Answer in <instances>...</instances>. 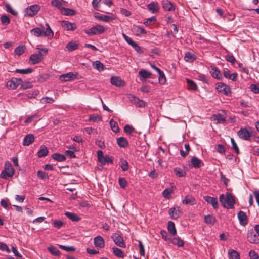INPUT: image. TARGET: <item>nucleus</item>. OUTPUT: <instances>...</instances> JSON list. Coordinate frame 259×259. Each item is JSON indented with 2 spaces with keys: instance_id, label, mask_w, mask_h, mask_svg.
<instances>
[{
  "instance_id": "obj_1",
  "label": "nucleus",
  "mask_w": 259,
  "mask_h": 259,
  "mask_svg": "<svg viewBox=\"0 0 259 259\" xmlns=\"http://www.w3.org/2000/svg\"><path fill=\"white\" fill-rule=\"evenodd\" d=\"M219 199L223 207L227 209H231L234 207L235 201L233 196L230 193H226V197L224 194L221 195Z\"/></svg>"
},
{
  "instance_id": "obj_2",
  "label": "nucleus",
  "mask_w": 259,
  "mask_h": 259,
  "mask_svg": "<svg viewBox=\"0 0 259 259\" xmlns=\"http://www.w3.org/2000/svg\"><path fill=\"white\" fill-rule=\"evenodd\" d=\"M15 170L11 163L7 162L5 163V169L2 171L0 176L1 178L7 179L9 178L12 177L14 174Z\"/></svg>"
},
{
  "instance_id": "obj_3",
  "label": "nucleus",
  "mask_w": 259,
  "mask_h": 259,
  "mask_svg": "<svg viewBox=\"0 0 259 259\" xmlns=\"http://www.w3.org/2000/svg\"><path fill=\"white\" fill-rule=\"evenodd\" d=\"M84 33L89 35H100L105 31V28L101 25H96L89 29L84 30Z\"/></svg>"
},
{
  "instance_id": "obj_4",
  "label": "nucleus",
  "mask_w": 259,
  "mask_h": 259,
  "mask_svg": "<svg viewBox=\"0 0 259 259\" xmlns=\"http://www.w3.org/2000/svg\"><path fill=\"white\" fill-rule=\"evenodd\" d=\"M248 241L252 244L259 243V234L256 233L253 229L248 230L247 233Z\"/></svg>"
},
{
  "instance_id": "obj_5",
  "label": "nucleus",
  "mask_w": 259,
  "mask_h": 259,
  "mask_svg": "<svg viewBox=\"0 0 259 259\" xmlns=\"http://www.w3.org/2000/svg\"><path fill=\"white\" fill-rule=\"evenodd\" d=\"M130 101L137 107H144L147 105V103L144 100H141L133 95L130 94L127 97Z\"/></svg>"
},
{
  "instance_id": "obj_6",
  "label": "nucleus",
  "mask_w": 259,
  "mask_h": 259,
  "mask_svg": "<svg viewBox=\"0 0 259 259\" xmlns=\"http://www.w3.org/2000/svg\"><path fill=\"white\" fill-rule=\"evenodd\" d=\"M215 89L219 92L226 96H228L231 93L230 87L222 82L218 83L216 85Z\"/></svg>"
},
{
  "instance_id": "obj_7",
  "label": "nucleus",
  "mask_w": 259,
  "mask_h": 259,
  "mask_svg": "<svg viewBox=\"0 0 259 259\" xmlns=\"http://www.w3.org/2000/svg\"><path fill=\"white\" fill-rule=\"evenodd\" d=\"M40 9V7L38 5H33L29 7H28L26 10L25 12L27 15L30 17H33L37 14L38 12Z\"/></svg>"
},
{
  "instance_id": "obj_8",
  "label": "nucleus",
  "mask_w": 259,
  "mask_h": 259,
  "mask_svg": "<svg viewBox=\"0 0 259 259\" xmlns=\"http://www.w3.org/2000/svg\"><path fill=\"white\" fill-rule=\"evenodd\" d=\"M111 238L116 245L122 248H125L126 247L123 238L120 235L114 233L111 236Z\"/></svg>"
},
{
  "instance_id": "obj_9",
  "label": "nucleus",
  "mask_w": 259,
  "mask_h": 259,
  "mask_svg": "<svg viewBox=\"0 0 259 259\" xmlns=\"http://www.w3.org/2000/svg\"><path fill=\"white\" fill-rule=\"evenodd\" d=\"M78 73H73L72 72H69L66 74H63L59 76V79L61 81L64 82L72 81L76 78Z\"/></svg>"
},
{
  "instance_id": "obj_10",
  "label": "nucleus",
  "mask_w": 259,
  "mask_h": 259,
  "mask_svg": "<svg viewBox=\"0 0 259 259\" xmlns=\"http://www.w3.org/2000/svg\"><path fill=\"white\" fill-rule=\"evenodd\" d=\"M94 16L98 20L106 22H109L115 19V17L114 15L109 16L105 15H100L98 13H95L94 14Z\"/></svg>"
},
{
  "instance_id": "obj_11",
  "label": "nucleus",
  "mask_w": 259,
  "mask_h": 259,
  "mask_svg": "<svg viewBox=\"0 0 259 259\" xmlns=\"http://www.w3.org/2000/svg\"><path fill=\"white\" fill-rule=\"evenodd\" d=\"M237 135L240 138L244 140H249L251 137V133L246 128H241L237 132Z\"/></svg>"
},
{
  "instance_id": "obj_12",
  "label": "nucleus",
  "mask_w": 259,
  "mask_h": 259,
  "mask_svg": "<svg viewBox=\"0 0 259 259\" xmlns=\"http://www.w3.org/2000/svg\"><path fill=\"white\" fill-rule=\"evenodd\" d=\"M182 211L180 210L179 207H172L169 209L168 211V214L170 217L174 220L177 219L182 214Z\"/></svg>"
},
{
  "instance_id": "obj_13",
  "label": "nucleus",
  "mask_w": 259,
  "mask_h": 259,
  "mask_svg": "<svg viewBox=\"0 0 259 259\" xmlns=\"http://www.w3.org/2000/svg\"><path fill=\"white\" fill-rule=\"evenodd\" d=\"M203 199L207 203L211 204L214 209L218 208V201L217 198L209 196H205L203 197Z\"/></svg>"
},
{
  "instance_id": "obj_14",
  "label": "nucleus",
  "mask_w": 259,
  "mask_h": 259,
  "mask_svg": "<svg viewBox=\"0 0 259 259\" xmlns=\"http://www.w3.org/2000/svg\"><path fill=\"white\" fill-rule=\"evenodd\" d=\"M161 4L164 11H171L175 10V6L168 0L162 1Z\"/></svg>"
},
{
  "instance_id": "obj_15",
  "label": "nucleus",
  "mask_w": 259,
  "mask_h": 259,
  "mask_svg": "<svg viewBox=\"0 0 259 259\" xmlns=\"http://www.w3.org/2000/svg\"><path fill=\"white\" fill-rule=\"evenodd\" d=\"M22 82V80L21 78H12L11 80L7 82V85L13 89H15Z\"/></svg>"
},
{
  "instance_id": "obj_16",
  "label": "nucleus",
  "mask_w": 259,
  "mask_h": 259,
  "mask_svg": "<svg viewBox=\"0 0 259 259\" xmlns=\"http://www.w3.org/2000/svg\"><path fill=\"white\" fill-rule=\"evenodd\" d=\"M148 10L152 14L158 13L159 10L158 3L157 2H152L147 6Z\"/></svg>"
},
{
  "instance_id": "obj_17",
  "label": "nucleus",
  "mask_w": 259,
  "mask_h": 259,
  "mask_svg": "<svg viewBox=\"0 0 259 259\" xmlns=\"http://www.w3.org/2000/svg\"><path fill=\"white\" fill-rule=\"evenodd\" d=\"M237 217L241 225L245 226L248 223L247 217L244 212L240 211L238 213Z\"/></svg>"
},
{
  "instance_id": "obj_18",
  "label": "nucleus",
  "mask_w": 259,
  "mask_h": 259,
  "mask_svg": "<svg viewBox=\"0 0 259 259\" xmlns=\"http://www.w3.org/2000/svg\"><path fill=\"white\" fill-rule=\"evenodd\" d=\"M62 26L65 29L68 31H73L77 28L75 23H71L67 21H63Z\"/></svg>"
},
{
  "instance_id": "obj_19",
  "label": "nucleus",
  "mask_w": 259,
  "mask_h": 259,
  "mask_svg": "<svg viewBox=\"0 0 259 259\" xmlns=\"http://www.w3.org/2000/svg\"><path fill=\"white\" fill-rule=\"evenodd\" d=\"M94 245L96 247L102 248L105 246V241L103 238L101 236H97L94 239Z\"/></svg>"
},
{
  "instance_id": "obj_20",
  "label": "nucleus",
  "mask_w": 259,
  "mask_h": 259,
  "mask_svg": "<svg viewBox=\"0 0 259 259\" xmlns=\"http://www.w3.org/2000/svg\"><path fill=\"white\" fill-rule=\"evenodd\" d=\"M110 82L112 85L117 87H122L124 85V82L118 76H112Z\"/></svg>"
},
{
  "instance_id": "obj_21",
  "label": "nucleus",
  "mask_w": 259,
  "mask_h": 259,
  "mask_svg": "<svg viewBox=\"0 0 259 259\" xmlns=\"http://www.w3.org/2000/svg\"><path fill=\"white\" fill-rule=\"evenodd\" d=\"M191 165L195 168H199L203 165L202 161L196 157H193L191 159Z\"/></svg>"
},
{
  "instance_id": "obj_22",
  "label": "nucleus",
  "mask_w": 259,
  "mask_h": 259,
  "mask_svg": "<svg viewBox=\"0 0 259 259\" xmlns=\"http://www.w3.org/2000/svg\"><path fill=\"white\" fill-rule=\"evenodd\" d=\"M34 141V136L32 134L26 135L23 141V145L24 146H28L30 145Z\"/></svg>"
},
{
  "instance_id": "obj_23",
  "label": "nucleus",
  "mask_w": 259,
  "mask_h": 259,
  "mask_svg": "<svg viewBox=\"0 0 259 259\" xmlns=\"http://www.w3.org/2000/svg\"><path fill=\"white\" fill-rule=\"evenodd\" d=\"M43 59V57L37 54H34L30 56L29 60L31 63L33 65L39 63Z\"/></svg>"
},
{
  "instance_id": "obj_24",
  "label": "nucleus",
  "mask_w": 259,
  "mask_h": 259,
  "mask_svg": "<svg viewBox=\"0 0 259 259\" xmlns=\"http://www.w3.org/2000/svg\"><path fill=\"white\" fill-rule=\"evenodd\" d=\"M195 199L192 196L188 195L185 196L183 200V203L186 205L189 204L192 205L195 204Z\"/></svg>"
},
{
  "instance_id": "obj_25",
  "label": "nucleus",
  "mask_w": 259,
  "mask_h": 259,
  "mask_svg": "<svg viewBox=\"0 0 259 259\" xmlns=\"http://www.w3.org/2000/svg\"><path fill=\"white\" fill-rule=\"evenodd\" d=\"M210 73L214 78L220 79L222 78V73L217 67H212L210 70Z\"/></svg>"
},
{
  "instance_id": "obj_26",
  "label": "nucleus",
  "mask_w": 259,
  "mask_h": 259,
  "mask_svg": "<svg viewBox=\"0 0 259 259\" xmlns=\"http://www.w3.org/2000/svg\"><path fill=\"white\" fill-rule=\"evenodd\" d=\"M99 161L103 165H104L106 164H109V163L112 164L113 163V158H112V157H110L109 155H106V156H104Z\"/></svg>"
},
{
  "instance_id": "obj_27",
  "label": "nucleus",
  "mask_w": 259,
  "mask_h": 259,
  "mask_svg": "<svg viewBox=\"0 0 259 259\" xmlns=\"http://www.w3.org/2000/svg\"><path fill=\"white\" fill-rule=\"evenodd\" d=\"M117 143L119 147L122 148L126 147L128 145L127 140L123 137L117 139Z\"/></svg>"
},
{
  "instance_id": "obj_28",
  "label": "nucleus",
  "mask_w": 259,
  "mask_h": 259,
  "mask_svg": "<svg viewBox=\"0 0 259 259\" xmlns=\"http://www.w3.org/2000/svg\"><path fill=\"white\" fill-rule=\"evenodd\" d=\"M204 222L207 224L213 225L216 222V218L213 215H207L204 217Z\"/></svg>"
},
{
  "instance_id": "obj_29",
  "label": "nucleus",
  "mask_w": 259,
  "mask_h": 259,
  "mask_svg": "<svg viewBox=\"0 0 259 259\" xmlns=\"http://www.w3.org/2000/svg\"><path fill=\"white\" fill-rule=\"evenodd\" d=\"M30 33L35 37H42L43 35V29L40 28H35L30 30Z\"/></svg>"
},
{
  "instance_id": "obj_30",
  "label": "nucleus",
  "mask_w": 259,
  "mask_h": 259,
  "mask_svg": "<svg viewBox=\"0 0 259 259\" xmlns=\"http://www.w3.org/2000/svg\"><path fill=\"white\" fill-rule=\"evenodd\" d=\"M52 158L59 162L64 161L66 159L65 155L58 153H53L52 155Z\"/></svg>"
},
{
  "instance_id": "obj_31",
  "label": "nucleus",
  "mask_w": 259,
  "mask_h": 259,
  "mask_svg": "<svg viewBox=\"0 0 259 259\" xmlns=\"http://www.w3.org/2000/svg\"><path fill=\"white\" fill-rule=\"evenodd\" d=\"M196 58V56L190 52H187L185 54L184 59L187 62H192Z\"/></svg>"
},
{
  "instance_id": "obj_32",
  "label": "nucleus",
  "mask_w": 259,
  "mask_h": 259,
  "mask_svg": "<svg viewBox=\"0 0 259 259\" xmlns=\"http://www.w3.org/2000/svg\"><path fill=\"white\" fill-rule=\"evenodd\" d=\"M167 229L169 233L171 235H175L177 234L175 225L172 221H170L168 222Z\"/></svg>"
},
{
  "instance_id": "obj_33",
  "label": "nucleus",
  "mask_w": 259,
  "mask_h": 259,
  "mask_svg": "<svg viewBox=\"0 0 259 259\" xmlns=\"http://www.w3.org/2000/svg\"><path fill=\"white\" fill-rule=\"evenodd\" d=\"M65 215L72 221L77 222L80 219V217L74 213L66 212Z\"/></svg>"
},
{
  "instance_id": "obj_34",
  "label": "nucleus",
  "mask_w": 259,
  "mask_h": 259,
  "mask_svg": "<svg viewBox=\"0 0 259 259\" xmlns=\"http://www.w3.org/2000/svg\"><path fill=\"white\" fill-rule=\"evenodd\" d=\"M92 65L95 69L99 71H103L105 68L104 65L98 60L94 61L92 63Z\"/></svg>"
},
{
  "instance_id": "obj_35",
  "label": "nucleus",
  "mask_w": 259,
  "mask_h": 259,
  "mask_svg": "<svg viewBox=\"0 0 259 259\" xmlns=\"http://www.w3.org/2000/svg\"><path fill=\"white\" fill-rule=\"evenodd\" d=\"M48 153V150L46 146L41 145L39 150L37 152V155L39 157L46 156Z\"/></svg>"
},
{
  "instance_id": "obj_36",
  "label": "nucleus",
  "mask_w": 259,
  "mask_h": 259,
  "mask_svg": "<svg viewBox=\"0 0 259 259\" xmlns=\"http://www.w3.org/2000/svg\"><path fill=\"white\" fill-rule=\"evenodd\" d=\"M228 256L229 259H239L240 255L235 250L233 249H229L228 250Z\"/></svg>"
},
{
  "instance_id": "obj_37",
  "label": "nucleus",
  "mask_w": 259,
  "mask_h": 259,
  "mask_svg": "<svg viewBox=\"0 0 259 259\" xmlns=\"http://www.w3.org/2000/svg\"><path fill=\"white\" fill-rule=\"evenodd\" d=\"M170 242L178 247H182L184 245V241L180 237L171 238Z\"/></svg>"
},
{
  "instance_id": "obj_38",
  "label": "nucleus",
  "mask_w": 259,
  "mask_h": 259,
  "mask_svg": "<svg viewBox=\"0 0 259 259\" xmlns=\"http://www.w3.org/2000/svg\"><path fill=\"white\" fill-rule=\"evenodd\" d=\"M62 14L66 16H72L74 15L76 12L75 10L72 9L63 8L61 11Z\"/></svg>"
},
{
  "instance_id": "obj_39",
  "label": "nucleus",
  "mask_w": 259,
  "mask_h": 259,
  "mask_svg": "<svg viewBox=\"0 0 259 259\" xmlns=\"http://www.w3.org/2000/svg\"><path fill=\"white\" fill-rule=\"evenodd\" d=\"M46 26H47L46 30H43L44 36L52 37L54 35L53 31L51 30L49 25L48 23L46 24Z\"/></svg>"
},
{
  "instance_id": "obj_40",
  "label": "nucleus",
  "mask_w": 259,
  "mask_h": 259,
  "mask_svg": "<svg viewBox=\"0 0 259 259\" xmlns=\"http://www.w3.org/2000/svg\"><path fill=\"white\" fill-rule=\"evenodd\" d=\"M119 166L123 171H127L129 168L127 161L123 159H120L119 161Z\"/></svg>"
},
{
  "instance_id": "obj_41",
  "label": "nucleus",
  "mask_w": 259,
  "mask_h": 259,
  "mask_svg": "<svg viewBox=\"0 0 259 259\" xmlns=\"http://www.w3.org/2000/svg\"><path fill=\"white\" fill-rule=\"evenodd\" d=\"M78 44L73 41L69 42L66 46V48L68 51H73L75 50L78 48Z\"/></svg>"
},
{
  "instance_id": "obj_42",
  "label": "nucleus",
  "mask_w": 259,
  "mask_h": 259,
  "mask_svg": "<svg viewBox=\"0 0 259 259\" xmlns=\"http://www.w3.org/2000/svg\"><path fill=\"white\" fill-rule=\"evenodd\" d=\"M186 81L188 84L187 88L189 90H192L194 91L197 90L198 87L197 84L195 83V82L189 79H186Z\"/></svg>"
},
{
  "instance_id": "obj_43",
  "label": "nucleus",
  "mask_w": 259,
  "mask_h": 259,
  "mask_svg": "<svg viewBox=\"0 0 259 259\" xmlns=\"http://www.w3.org/2000/svg\"><path fill=\"white\" fill-rule=\"evenodd\" d=\"M213 119L217 120L218 123H223L226 121V118L221 114L213 115Z\"/></svg>"
},
{
  "instance_id": "obj_44",
  "label": "nucleus",
  "mask_w": 259,
  "mask_h": 259,
  "mask_svg": "<svg viewBox=\"0 0 259 259\" xmlns=\"http://www.w3.org/2000/svg\"><path fill=\"white\" fill-rule=\"evenodd\" d=\"M114 254L120 258H123L124 257V252L120 249L116 247L112 248Z\"/></svg>"
},
{
  "instance_id": "obj_45",
  "label": "nucleus",
  "mask_w": 259,
  "mask_h": 259,
  "mask_svg": "<svg viewBox=\"0 0 259 259\" xmlns=\"http://www.w3.org/2000/svg\"><path fill=\"white\" fill-rule=\"evenodd\" d=\"M139 75L143 78L146 79L151 77V73L145 69H142L139 71Z\"/></svg>"
},
{
  "instance_id": "obj_46",
  "label": "nucleus",
  "mask_w": 259,
  "mask_h": 259,
  "mask_svg": "<svg viewBox=\"0 0 259 259\" xmlns=\"http://www.w3.org/2000/svg\"><path fill=\"white\" fill-rule=\"evenodd\" d=\"M110 125L111 130L115 133H118L119 132V127L117 122L114 121L113 119H111L110 121Z\"/></svg>"
},
{
  "instance_id": "obj_47",
  "label": "nucleus",
  "mask_w": 259,
  "mask_h": 259,
  "mask_svg": "<svg viewBox=\"0 0 259 259\" xmlns=\"http://www.w3.org/2000/svg\"><path fill=\"white\" fill-rule=\"evenodd\" d=\"M33 69L28 68L26 69H17L15 72L22 74H28L33 72Z\"/></svg>"
},
{
  "instance_id": "obj_48",
  "label": "nucleus",
  "mask_w": 259,
  "mask_h": 259,
  "mask_svg": "<svg viewBox=\"0 0 259 259\" xmlns=\"http://www.w3.org/2000/svg\"><path fill=\"white\" fill-rule=\"evenodd\" d=\"M174 172L179 177H184L186 175V172L179 167H176L174 169Z\"/></svg>"
},
{
  "instance_id": "obj_49",
  "label": "nucleus",
  "mask_w": 259,
  "mask_h": 259,
  "mask_svg": "<svg viewBox=\"0 0 259 259\" xmlns=\"http://www.w3.org/2000/svg\"><path fill=\"white\" fill-rule=\"evenodd\" d=\"M48 250L53 255L57 256L60 254V251L57 248L54 246L48 247Z\"/></svg>"
},
{
  "instance_id": "obj_50",
  "label": "nucleus",
  "mask_w": 259,
  "mask_h": 259,
  "mask_svg": "<svg viewBox=\"0 0 259 259\" xmlns=\"http://www.w3.org/2000/svg\"><path fill=\"white\" fill-rule=\"evenodd\" d=\"M51 4L53 6L57 7V8L60 9L61 11L62 10V8H63L62 7V2L59 0H52Z\"/></svg>"
},
{
  "instance_id": "obj_51",
  "label": "nucleus",
  "mask_w": 259,
  "mask_h": 259,
  "mask_svg": "<svg viewBox=\"0 0 259 259\" xmlns=\"http://www.w3.org/2000/svg\"><path fill=\"white\" fill-rule=\"evenodd\" d=\"M118 182L119 186L121 188L124 189L126 187L127 182L126 180L124 178L120 177L118 179Z\"/></svg>"
},
{
  "instance_id": "obj_52",
  "label": "nucleus",
  "mask_w": 259,
  "mask_h": 259,
  "mask_svg": "<svg viewBox=\"0 0 259 259\" xmlns=\"http://www.w3.org/2000/svg\"><path fill=\"white\" fill-rule=\"evenodd\" d=\"M159 74V82L161 84H164L166 82V77L164 73L161 70Z\"/></svg>"
},
{
  "instance_id": "obj_53",
  "label": "nucleus",
  "mask_w": 259,
  "mask_h": 259,
  "mask_svg": "<svg viewBox=\"0 0 259 259\" xmlns=\"http://www.w3.org/2000/svg\"><path fill=\"white\" fill-rule=\"evenodd\" d=\"M1 21L3 25H8L10 22V20L8 16L4 15L1 17Z\"/></svg>"
},
{
  "instance_id": "obj_54",
  "label": "nucleus",
  "mask_w": 259,
  "mask_h": 259,
  "mask_svg": "<svg viewBox=\"0 0 259 259\" xmlns=\"http://www.w3.org/2000/svg\"><path fill=\"white\" fill-rule=\"evenodd\" d=\"M64 224V223L60 220H55L53 221L54 226L57 229L61 228Z\"/></svg>"
},
{
  "instance_id": "obj_55",
  "label": "nucleus",
  "mask_w": 259,
  "mask_h": 259,
  "mask_svg": "<svg viewBox=\"0 0 259 259\" xmlns=\"http://www.w3.org/2000/svg\"><path fill=\"white\" fill-rule=\"evenodd\" d=\"M25 51V48L24 46H18L15 49V53L18 56L21 55Z\"/></svg>"
},
{
  "instance_id": "obj_56",
  "label": "nucleus",
  "mask_w": 259,
  "mask_h": 259,
  "mask_svg": "<svg viewBox=\"0 0 259 259\" xmlns=\"http://www.w3.org/2000/svg\"><path fill=\"white\" fill-rule=\"evenodd\" d=\"M231 143L232 146V148L235 151V152L237 154H238L239 153V148L235 142L234 139L233 138H231Z\"/></svg>"
},
{
  "instance_id": "obj_57",
  "label": "nucleus",
  "mask_w": 259,
  "mask_h": 259,
  "mask_svg": "<svg viewBox=\"0 0 259 259\" xmlns=\"http://www.w3.org/2000/svg\"><path fill=\"white\" fill-rule=\"evenodd\" d=\"M6 8L7 12L11 13V14L13 15H17L18 13L16 11L14 10L11 6L9 4H7L6 5Z\"/></svg>"
},
{
  "instance_id": "obj_58",
  "label": "nucleus",
  "mask_w": 259,
  "mask_h": 259,
  "mask_svg": "<svg viewBox=\"0 0 259 259\" xmlns=\"http://www.w3.org/2000/svg\"><path fill=\"white\" fill-rule=\"evenodd\" d=\"M59 247L61 249L68 252L73 251L75 250V248L73 246H67L65 245H60Z\"/></svg>"
},
{
  "instance_id": "obj_59",
  "label": "nucleus",
  "mask_w": 259,
  "mask_h": 259,
  "mask_svg": "<svg viewBox=\"0 0 259 259\" xmlns=\"http://www.w3.org/2000/svg\"><path fill=\"white\" fill-rule=\"evenodd\" d=\"M225 58L227 61L231 63L232 64H234L236 62L235 59L232 55L227 54L225 56Z\"/></svg>"
},
{
  "instance_id": "obj_60",
  "label": "nucleus",
  "mask_w": 259,
  "mask_h": 259,
  "mask_svg": "<svg viewBox=\"0 0 259 259\" xmlns=\"http://www.w3.org/2000/svg\"><path fill=\"white\" fill-rule=\"evenodd\" d=\"M172 191L170 189H165L162 192L163 196L166 199H169V195L172 193Z\"/></svg>"
},
{
  "instance_id": "obj_61",
  "label": "nucleus",
  "mask_w": 259,
  "mask_h": 259,
  "mask_svg": "<svg viewBox=\"0 0 259 259\" xmlns=\"http://www.w3.org/2000/svg\"><path fill=\"white\" fill-rule=\"evenodd\" d=\"M134 128L131 125H126L124 127V131L127 134H132L134 132Z\"/></svg>"
},
{
  "instance_id": "obj_62",
  "label": "nucleus",
  "mask_w": 259,
  "mask_h": 259,
  "mask_svg": "<svg viewBox=\"0 0 259 259\" xmlns=\"http://www.w3.org/2000/svg\"><path fill=\"white\" fill-rule=\"evenodd\" d=\"M249 256L251 259H259V255L254 250H250L249 251Z\"/></svg>"
},
{
  "instance_id": "obj_63",
  "label": "nucleus",
  "mask_w": 259,
  "mask_h": 259,
  "mask_svg": "<svg viewBox=\"0 0 259 259\" xmlns=\"http://www.w3.org/2000/svg\"><path fill=\"white\" fill-rule=\"evenodd\" d=\"M160 233L163 239H164L165 241H168L170 242V239L171 238L168 237V235L165 231L161 230Z\"/></svg>"
},
{
  "instance_id": "obj_64",
  "label": "nucleus",
  "mask_w": 259,
  "mask_h": 259,
  "mask_svg": "<svg viewBox=\"0 0 259 259\" xmlns=\"http://www.w3.org/2000/svg\"><path fill=\"white\" fill-rule=\"evenodd\" d=\"M250 89L253 93H259V85L252 84L250 85Z\"/></svg>"
}]
</instances>
